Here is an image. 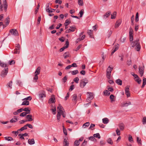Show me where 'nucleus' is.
Segmentation results:
<instances>
[{
  "label": "nucleus",
  "mask_w": 146,
  "mask_h": 146,
  "mask_svg": "<svg viewBox=\"0 0 146 146\" xmlns=\"http://www.w3.org/2000/svg\"><path fill=\"white\" fill-rule=\"evenodd\" d=\"M0 65L2 67H5V68H4L2 71L1 76L2 77H5L7 75L8 72V68H7L8 65L7 64H4L3 63L0 62Z\"/></svg>",
  "instance_id": "obj_1"
},
{
  "label": "nucleus",
  "mask_w": 146,
  "mask_h": 146,
  "mask_svg": "<svg viewBox=\"0 0 146 146\" xmlns=\"http://www.w3.org/2000/svg\"><path fill=\"white\" fill-rule=\"evenodd\" d=\"M57 114L62 115L64 117H66V112L62 106L60 104L57 108Z\"/></svg>",
  "instance_id": "obj_2"
},
{
  "label": "nucleus",
  "mask_w": 146,
  "mask_h": 146,
  "mask_svg": "<svg viewBox=\"0 0 146 146\" xmlns=\"http://www.w3.org/2000/svg\"><path fill=\"white\" fill-rule=\"evenodd\" d=\"M88 82V80L86 78L80 80V87L81 88H83Z\"/></svg>",
  "instance_id": "obj_3"
},
{
  "label": "nucleus",
  "mask_w": 146,
  "mask_h": 146,
  "mask_svg": "<svg viewBox=\"0 0 146 146\" xmlns=\"http://www.w3.org/2000/svg\"><path fill=\"white\" fill-rule=\"evenodd\" d=\"M133 30L131 27H130L129 31V37L130 41H133Z\"/></svg>",
  "instance_id": "obj_4"
},
{
  "label": "nucleus",
  "mask_w": 146,
  "mask_h": 146,
  "mask_svg": "<svg viewBox=\"0 0 146 146\" xmlns=\"http://www.w3.org/2000/svg\"><path fill=\"white\" fill-rule=\"evenodd\" d=\"M129 86H126L125 88V94L127 97H129L130 95V94L129 91Z\"/></svg>",
  "instance_id": "obj_5"
},
{
  "label": "nucleus",
  "mask_w": 146,
  "mask_h": 146,
  "mask_svg": "<svg viewBox=\"0 0 146 146\" xmlns=\"http://www.w3.org/2000/svg\"><path fill=\"white\" fill-rule=\"evenodd\" d=\"M87 94H89V95L88 97L86 99V101L88 102L90 101L91 100H92L94 98V97L93 96V93L90 92H88Z\"/></svg>",
  "instance_id": "obj_6"
},
{
  "label": "nucleus",
  "mask_w": 146,
  "mask_h": 146,
  "mask_svg": "<svg viewBox=\"0 0 146 146\" xmlns=\"http://www.w3.org/2000/svg\"><path fill=\"white\" fill-rule=\"evenodd\" d=\"M144 66H139V73L141 75V76H143L144 73Z\"/></svg>",
  "instance_id": "obj_7"
},
{
  "label": "nucleus",
  "mask_w": 146,
  "mask_h": 146,
  "mask_svg": "<svg viewBox=\"0 0 146 146\" xmlns=\"http://www.w3.org/2000/svg\"><path fill=\"white\" fill-rule=\"evenodd\" d=\"M70 28L69 29H67L66 31V33H68L71 32H74L76 29L75 27L74 26H71L70 27Z\"/></svg>",
  "instance_id": "obj_8"
},
{
  "label": "nucleus",
  "mask_w": 146,
  "mask_h": 146,
  "mask_svg": "<svg viewBox=\"0 0 146 146\" xmlns=\"http://www.w3.org/2000/svg\"><path fill=\"white\" fill-rule=\"evenodd\" d=\"M55 98L54 95H52L48 101V103L51 104L54 103L55 102Z\"/></svg>",
  "instance_id": "obj_9"
},
{
  "label": "nucleus",
  "mask_w": 146,
  "mask_h": 146,
  "mask_svg": "<svg viewBox=\"0 0 146 146\" xmlns=\"http://www.w3.org/2000/svg\"><path fill=\"white\" fill-rule=\"evenodd\" d=\"M10 33L12 35H14L17 36L18 35V31L14 29H11L10 31Z\"/></svg>",
  "instance_id": "obj_10"
},
{
  "label": "nucleus",
  "mask_w": 146,
  "mask_h": 146,
  "mask_svg": "<svg viewBox=\"0 0 146 146\" xmlns=\"http://www.w3.org/2000/svg\"><path fill=\"white\" fill-rule=\"evenodd\" d=\"M3 4L4 7V10L5 12H6L7 10L8 6L6 0H3Z\"/></svg>",
  "instance_id": "obj_11"
},
{
  "label": "nucleus",
  "mask_w": 146,
  "mask_h": 146,
  "mask_svg": "<svg viewBox=\"0 0 146 146\" xmlns=\"http://www.w3.org/2000/svg\"><path fill=\"white\" fill-rule=\"evenodd\" d=\"M66 46H64L63 47L60 49V52H62L66 48L68 47L69 45V42L68 40L66 41Z\"/></svg>",
  "instance_id": "obj_12"
},
{
  "label": "nucleus",
  "mask_w": 146,
  "mask_h": 146,
  "mask_svg": "<svg viewBox=\"0 0 146 146\" xmlns=\"http://www.w3.org/2000/svg\"><path fill=\"white\" fill-rule=\"evenodd\" d=\"M139 39H137L136 40H135L133 42L131 43V45H132V47H133L134 46H136L138 44H139Z\"/></svg>",
  "instance_id": "obj_13"
},
{
  "label": "nucleus",
  "mask_w": 146,
  "mask_h": 146,
  "mask_svg": "<svg viewBox=\"0 0 146 146\" xmlns=\"http://www.w3.org/2000/svg\"><path fill=\"white\" fill-rule=\"evenodd\" d=\"M32 115H28L26 116V118L27 119H28L27 120V121H32L33 119L32 118Z\"/></svg>",
  "instance_id": "obj_14"
},
{
  "label": "nucleus",
  "mask_w": 146,
  "mask_h": 146,
  "mask_svg": "<svg viewBox=\"0 0 146 146\" xmlns=\"http://www.w3.org/2000/svg\"><path fill=\"white\" fill-rule=\"evenodd\" d=\"M119 48V45L118 44H117V45H116L113 48L114 49L113 50L111 53V55H112Z\"/></svg>",
  "instance_id": "obj_15"
},
{
  "label": "nucleus",
  "mask_w": 146,
  "mask_h": 146,
  "mask_svg": "<svg viewBox=\"0 0 146 146\" xmlns=\"http://www.w3.org/2000/svg\"><path fill=\"white\" fill-rule=\"evenodd\" d=\"M111 14V12L108 11L106 13V14L103 15V18L104 19H106L108 18Z\"/></svg>",
  "instance_id": "obj_16"
},
{
  "label": "nucleus",
  "mask_w": 146,
  "mask_h": 146,
  "mask_svg": "<svg viewBox=\"0 0 146 146\" xmlns=\"http://www.w3.org/2000/svg\"><path fill=\"white\" fill-rule=\"evenodd\" d=\"M63 144V146H68L69 143L66 139H64Z\"/></svg>",
  "instance_id": "obj_17"
},
{
  "label": "nucleus",
  "mask_w": 146,
  "mask_h": 146,
  "mask_svg": "<svg viewBox=\"0 0 146 146\" xmlns=\"http://www.w3.org/2000/svg\"><path fill=\"white\" fill-rule=\"evenodd\" d=\"M44 93V91H42V93H40L39 94V98H42L46 96V95Z\"/></svg>",
  "instance_id": "obj_18"
},
{
  "label": "nucleus",
  "mask_w": 146,
  "mask_h": 146,
  "mask_svg": "<svg viewBox=\"0 0 146 146\" xmlns=\"http://www.w3.org/2000/svg\"><path fill=\"white\" fill-rule=\"evenodd\" d=\"M115 82L118 85L121 86L122 84V81L119 79H118L116 80L115 81Z\"/></svg>",
  "instance_id": "obj_19"
},
{
  "label": "nucleus",
  "mask_w": 146,
  "mask_h": 146,
  "mask_svg": "<svg viewBox=\"0 0 146 146\" xmlns=\"http://www.w3.org/2000/svg\"><path fill=\"white\" fill-rule=\"evenodd\" d=\"M28 143L30 145H33L35 143V142L34 139H29L28 140Z\"/></svg>",
  "instance_id": "obj_20"
},
{
  "label": "nucleus",
  "mask_w": 146,
  "mask_h": 146,
  "mask_svg": "<svg viewBox=\"0 0 146 146\" xmlns=\"http://www.w3.org/2000/svg\"><path fill=\"white\" fill-rule=\"evenodd\" d=\"M121 22L120 21H116L115 26V28H118L121 24Z\"/></svg>",
  "instance_id": "obj_21"
},
{
  "label": "nucleus",
  "mask_w": 146,
  "mask_h": 146,
  "mask_svg": "<svg viewBox=\"0 0 146 146\" xmlns=\"http://www.w3.org/2000/svg\"><path fill=\"white\" fill-rule=\"evenodd\" d=\"M40 67H38L35 72V74H37V75L39 74L40 72Z\"/></svg>",
  "instance_id": "obj_22"
},
{
  "label": "nucleus",
  "mask_w": 146,
  "mask_h": 146,
  "mask_svg": "<svg viewBox=\"0 0 146 146\" xmlns=\"http://www.w3.org/2000/svg\"><path fill=\"white\" fill-rule=\"evenodd\" d=\"M102 122L104 124H107L109 122V119L107 118H104L102 119Z\"/></svg>",
  "instance_id": "obj_23"
},
{
  "label": "nucleus",
  "mask_w": 146,
  "mask_h": 146,
  "mask_svg": "<svg viewBox=\"0 0 146 146\" xmlns=\"http://www.w3.org/2000/svg\"><path fill=\"white\" fill-rule=\"evenodd\" d=\"M141 48V46L140 43H139L136 46V47L135 48V49L137 51H139L140 50Z\"/></svg>",
  "instance_id": "obj_24"
},
{
  "label": "nucleus",
  "mask_w": 146,
  "mask_h": 146,
  "mask_svg": "<svg viewBox=\"0 0 146 146\" xmlns=\"http://www.w3.org/2000/svg\"><path fill=\"white\" fill-rule=\"evenodd\" d=\"M143 84L141 86L142 88H143L146 84V78L143 77Z\"/></svg>",
  "instance_id": "obj_25"
},
{
  "label": "nucleus",
  "mask_w": 146,
  "mask_h": 146,
  "mask_svg": "<svg viewBox=\"0 0 146 146\" xmlns=\"http://www.w3.org/2000/svg\"><path fill=\"white\" fill-rule=\"evenodd\" d=\"M29 108H27L23 109V111H25V112L27 113V114H30L31 113V110L29 109Z\"/></svg>",
  "instance_id": "obj_26"
},
{
  "label": "nucleus",
  "mask_w": 146,
  "mask_h": 146,
  "mask_svg": "<svg viewBox=\"0 0 146 146\" xmlns=\"http://www.w3.org/2000/svg\"><path fill=\"white\" fill-rule=\"evenodd\" d=\"M104 95L106 96H109L110 94V92L107 90H105L103 92Z\"/></svg>",
  "instance_id": "obj_27"
},
{
  "label": "nucleus",
  "mask_w": 146,
  "mask_h": 146,
  "mask_svg": "<svg viewBox=\"0 0 146 146\" xmlns=\"http://www.w3.org/2000/svg\"><path fill=\"white\" fill-rule=\"evenodd\" d=\"M116 12L114 11L113 13V14L111 15V19H115V18L116 16Z\"/></svg>",
  "instance_id": "obj_28"
},
{
  "label": "nucleus",
  "mask_w": 146,
  "mask_h": 146,
  "mask_svg": "<svg viewBox=\"0 0 146 146\" xmlns=\"http://www.w3.org/2000/svg\"><path fill=\"white\" fill-rule=\"evenodd\" d=\"M113 69V68H111L110 66H109L107 70L106 73H111Z\"/></svg>",
  "instance_id": "obj_29"
},
{
  "label": "nucleus",
  "mask_w": 146,
  "mask_h": 146,
  "mask_svg": "<svg viewBox=\"0 0 146 146\" xmlns=\"http://www.w3.org/2000/svg\"><path fill=\"white\" fill-rule=\"evenodd\" d=\"M72 100L73 101H75L76 100L77 98V94H74L72 96Z\"/></svg>",
  "instance_id": "obj_30"
},
{
  "label": "nucleus",
  "mask_w": 146,
  "mask_h": 146,
  "mask_svg": "<svg viewBox=\"0 0 146 146\" xmlns=\"http://www.w3.org/2000/svg\"><path fill=\"white\" fill-rule=\"evenodd\" d=\"M29 104V101L25 100L22 102L21 105H28Z\"/></svg>",
  "instance_id": "obj_31"
},
{
  "label": "nucleus",
  "mask_w": 146,
  "mask_h": 146,
  "mask_svg": "<svg viewBox=\"0 0 146 146\" xmlns=\"http://www.w3.org/2000/svg\"><path fill=\"white\" fill-rule=\"evenodd\" d=\"M135 81L137 82L139 84H140L141 82V80L139 77L137 78L136 79H135Z\"/></svg>",
  "instance_id": "obj_32"
},
{
  "label": "nucleus",
  "mask_w": 146,
  "mask_h": 146,
  "mask_svg": "<svg viewBox=\"0 0 146 146\" xmlns=\"http://www.w3.org/2000/svg\"><path fill=\"white\" fill-rule=\"evenodd\" d=\"M119 127L121 130H123L124 129V125L123 123L119 124Z\"/></svg>",
  "instance_id": "obj_33"
},
{
  "label": "nucleus",
  "mask_w": 146,
  "mask_h": 146,
  "mask_svg": "<svg viewBox=\"0 0 146 146\" xmlns=\"http://www.w3.org/2000/svg\"><path fill=\"white\" fill-rule=\"evenodd\" d=\"M137 143H138L139 145H142V143L141 142V139L138 137H137Z\"/></svg>",
  "instance_id": "obj_34"
},
{
  "label": "nucleus",
  "mask_w": 146,
  "mask_h": 146,
  "mask_svg": "<svg viewBox=\"0 0 146 146\" xmlns=\"http://www.w3.org/2000/svg\"><path fill=\"white\" fill-rule=\"evenodd\" d=\"M71 73L72 75H74L77 74H78L79 72L78 70H76L72 71Z\"/></svg>",
  "instance_id": "obj_35"
},
{
  "label": "nucleus",
  "mask_w": 146,
  "mask_h": 146,
  "mask_svg": "<svg viewBox=\"0 0 146 146\" xmlns=\"http://www.w3.org/2000/svg\"><path fill=\"white\" fill-rule=\"evenodd\" d=\"M114 96L113 94H111L110 96V99L111 100V102H113V101H114L115 100H114Z\"/></svg>",
  "instance_id": "obj_36"
},
{
  "label": "nucleus",
  "mask_w": 146,
  "mask_h": 146,
  "mask_svg": "<svg viewBox=\"0 0 146 146\" xmlns=\"http://www.w3.org/2000/svg\"><path fill=\"white\" fill-rule=\"evenodd\" d=\"M17 121V118H13L12 119H11L10 122L11 123H15Z\"/></svg>",
  "instance_id": "obj_37"
},
{
  "label": "nucleus",
  "mask_w": 146,
  "mask_h": 146,
  "mask_svg": "<svg viewBox=\"0 0 146 146\" xmlns=\"http://www.w3.org/2000/svg\"><path fill=\"white\" fill-rule=\"evenodd\" d=\"M78 4L80 6H82L84 4L83 0H78Z\"/></svg>",
  "instance_id": "obj_38"
},
{
  "label": "nucleus",
  "mask_w": 146,
  "mask_h": 146,
  "mask_svg": "<svg viewBox=\"0 0 146 146\" xmlns=\"http://www.w3.org/2000/svg\"><path fill=\"white\" fill-rule=\"evenodd\" d=\"M4 138L5 140L8 141H11L13 140V139L12 137H5Z\"/></svg>",
  "instance_id": "obj_39"
},
{
  "label": "nucleus",
  "mask_w": 146,
  "mask_h": 146,
  "mask_svg": "<svg viewBox=\"0 0 146 146\" xmlns=\"http://www.w3.org/2000/svg\"><path fill=\"white\" fill-rule=\"evenodd\" d=\"M85 37L86 36L85 35H83L82 36L81 38L77 39V41H80L82 40L85 38Z\"/></svg>",
  "instance_id": "obj_40"
},
{
  "label": "nucleus",
  "mask_w": 146,
  "mask_h": 146,
  "mask_svg": "<svg viewBox=\"0 0 146 146\" xmlns=\"http://www.w3.org/2000/svg\"><path fill=\"white\" fill-rule=\"evenodd\" d=\"M70 23V21H69L68 19L66 20L65 22L64 23L65 26H68V25Z\"/></svg>",
  "instance_id": "obj_41"
},
{
  "label": "nucleus",
  "mask_w": 146,
  "mask_h": 146,
  "mask_svg": "<svg viewBox=\"0 0 146 146\" xmlns=\"http://www.w3.org/2000/svg\"><path fill=\"white\" fill-rule=\"evenodd\" d=\"M90 124V123L89 122H87L83 124V127L84 128H86V127L88 126Z\"/></svg>",
  "instance_id": "obj_42"
},
{
  "label": "nucleus",
  "mask_w": 146,
  "mask_h": 146,
  "mask_svg": "<svg viewBox=\"0 0 146 146\" xmlns=\"http://www.w3.org/2000/svg\"><path fill=\"white\" fill-rule=\"evenodd\" d=\"M27 129V127H26V125H25L23 127L19 129H18V131H22L23 130H24L25 129Z\"/></svg>",
  "instance_id": "obj_43"
},
{
  "label": "nucleus",
  "mask_w": 146,
  "mask_h": 146,
  "mask_svg": "<svg viewBox=\"0 0 146 146\" xmlns=\"http://www.w3.org/2000/svg\"><path fill=\"white\" fill-rule=\"evenodd\" d=\"M13 82L12 81H10L8 84L7 85L8 87L10 88L11 89L12 88V85Z\"/></svg>",
  "instance_id": "obj_44"
},
{
  "label": "nucleus",
  "mask_w": 146,
  "mask_h": 146,
  "mask_svg": "<svg viewBox=\"0 0 146 146\" xmlns=\"http://www.w3.org/2000/svg\"><path fill=\"white\" fill-rule=\"evenodd\" d=\"M93 136H94V138H98V139H100V135L99 133H98L94 134Z\"/></svg>",
  "instance_id": "obj_45"
},
{
  "label": "nucleus",
  "mask_w": 146,
  "mask_h": 146,
  "mask_svg": "<svg viewBox=\"0 0 146 146\" xmlns=\"http://www.w3.org/2000/svg\"><path fill=\"white\" fill-rule=\"evenodd\" d=\"M107 142L108 143L111 145H112L113 143L112 141L110 138H109L107 139Z\"/></svg>",
  "instance_id": "obj_46"
},
{
  "label": "nucleus",
  "mask_w": 146,
  "mask_h": 146,
  "mask_svg": "<svg viewBox=\"0 0 146 146\" xmlns=\"http://www.w3.org/2000/svg\"><path fill=\"white\" fill-rule=\"evenodd\" d=\"M92 32L93 31L91 30H88V33L91 37H92Z\"/></svg>",
  "instance_id": "obj_47"
},
{
  "label": "nucleus",
  "mask_w": 146,
  "mask_h": 146,
  "mask_svg": "<svg viewBox=\"0 0 146 146\" xmlns=\"http://www.w3.org/2000/svg\"><path fill=\"white\" fill-rule=\"evenodd\" d=\"M79 80V78L78 77L75 78L73 80V81L75 82H76V83H77V84L78 83Z\"/></svg>",
  "instance_id": "obj_48"
},
{
  "label": "nucleus",
  "mask_w": 146,
  "mask_h": 146,
  "mask_svg": "<svg viewBox=\"0 0 146 146\" xmlns=\"http://www.w3.org/2000/svg\"><path fill=\"white\" fill-rule=\"evenodd\" d=\"M126 39V37H121L120 39V41L122 42H124L125 41Z\"/></svg>",
  "instance_id": "obj_49"
},
{
  "label": "nucleus",
  "mask_w": 146,
  "mask_h": 146,
  "mask_svg": "<svg viewBox=\"0 0 146 146\" xmlns=\"http://www.w3.org/2000/svg\"><path fill=\"white\" fill-rule=\"evenodd\" d=\"M88 139L89 140H90L94 141H96V139L94 138V136H91L89 137H88Z\"/></svg>",
  "instance_id": "obj_50"
},
{
  "label": "nucleus",
  "mask_w": 146,
  "mask_h": 146,
  "mask_svg": "<svg viewBox=\"0 0 146 146\" xmlns=\"http://www.w3.org/2000/svg\"><path fill=\"white\" fill-rule=\"evenodd\" d=\"M69 52H65L64 54V56L65 58H66L67 57L69 56Z\"/></svg>",
  "instance_id": "obj_51"
},
{
  "label": "nucleus",
  "mask_w": 146,
  "mask_h": 146,
  "mask_svg": "<svg viewBox=\"0 0 146 146\" xmlns=\"http://www.w3.org/2000/svg\"><path fill=\"white\" fill-rule=\"evenodd\" d=\"M32 99V98L31 96H29L27 98H26L22 100L23 101L24 100L27 101V100H31Z\"/></svg>",
  "instance_id": "obj_52"
},
{
  "label": "nucleus",
  "mask_w": 146,
  "mask_h": 146,
  "mask_svg": "<svg viewBox=\"0 0 146 146\" xmlns=\"http://www.w3.org/2000/svg\"><path fill=\"white\" fill-rule=\"evenodd\" d=\"M79 144V142L77 140H76L74 142V145H75V146H78Z\"/></svg>",
  "instance_id": "obj_53"
},
{
  "label": "nucleus",
  "mask_w": 146,
  "mask_h": 146,
  "mask_svg": "<svg viewBox=\"0 0 146 146\" xmlns=\"http://www.w3.org/2000/svg\"><path fill=\"white\" fill-rule=\"evenodd\" d=\"M135 21L137 22L139 21L138 13L137 12L136 15L135 16Z\"/></svg>",
  "instance_id": "obj_54"
},
{
  "label": "nucleus",
  "mask_w": 146,
  "mask_h": 146,
  "mask_svg": "<svg viewBox=\"0 0 146 146\" xmlns=\"http://www.w3.org/2000/svg\"><path fill=\"white\" fill-rule=\"evenodd\" d=\"M128 140H129V141L130 142H131L132 141H133V139L131 135H129V137L128 138Z\"/></svg>",
  "instance_id": "obj_55"
},
{
  "label": "nucleus",
  "mask_w": 146,
  "mask_h": 146,
  "mask_svg": "<svg viewBox=\"0 0 146 146\" xmlns=\"http://www.w3.org/2000/svg\"><path fill=\"white\" fill-rule=\"evenodd\" d=\"M67 79V76H66L62 79V80L63 82L64 83L66 81Z\"/></svg>",
  "instance_id": "obj_56"
},
{
  "label": "nucleus",
  "mask_w": 146,
  "mask_h": 146,
  "mask_svg": "<svg viewBox=\"0 0 146 146\" xmlns=\"http://www.w3.org/2000/svg\"><path fill=\"white\" fill-rule=\"evenodd\" d=\"M27 114V113L25 112H23L21 113L20 115V116L21 117H24Z\"/></svg>",
  "instance_id": "obj_57"
},
{
  "label": "nucleus",
  "mask_w": 146,
  "mask_h": 146,
  "mask_svg": "<svg viewBox=\"0 0 146 146\" xmlns=\"http://www.w3.org/2000/svg\"><path fill=\"white\" fill-rule=\"evenodd\" d=\"M111 73H106V77L109 80L110 79L111 77Z\"/></svg>",
  "instance_id": "obj_58"
},
{
  "label": "nucleus",
  "mask_w": 146,
  "mask_h": 146,
  "mask_svg": "<svg viewBox=\"0 0 146 146\" xmlns=\"http://www.w3.org/2000/svg\"><path fill=\"white\" fill-rule=\"evenodd\" d=\"M3 6L1 4V1L0 0V10L1 11L3 10Z\"/></svg>",
  "instance_id": "obj_59"
},
{
  "label": "nucleus",
  "mask_w": 146,
  "mask_h": 146,
  "mask_svg": "<svg viewBox=\"0 0 146 146\" xmlns=\"http://www.w3.org/2000/svg\"><path fill=\"white\" fill-rule=\"evenodd\" d=\"M63 130L64 134L66 135H67V130L64 126H63Z\"/></svg>",
  "instance_id": "obj_60"
},
{
  "label": "nucleus",
  "mask_w": 146,
  "mask_h": 146,
  "mask_svg": "<svg viewBox=\"0 0 146 146\" xmlns=\"http://www.w3.org/2000/svg\"><path fill=\"white\" fill-rule=\"evenodd\" d=\"M20 52L19 50H18V49L16 48L14 50V53L15 54H19Z\"/></svg>",
  "instance_id": "obj_61"
},
{
  "label": "nucleus",
  "mask_w": 146,
  "mask_h": 146,
  "mask_svg": "<svg viewBox=\"0 0 146 146\" xmlns=\"http://www.w3.org/2000/svg\"><path fill=\"white\" fill-rule=\"evenodd\" d=\"M142 122L143 124H146V117H143Z\"/></svg>",
  "instance_id": "obj_62"
},
{
  "label": "nucleus",
  "mask_w": 146,
  "mask_h": 146,
  "mask_svg": "<svg viewBox=\"0 0 146 146\" xmlns=\"http://www.w3.org/2000/svg\"><path fill=\"white\" fill-rule=\"evenodd\" d=\"M95 126V125L94 124L92 123L91 124L90 126L89 129L93 130L94 129H93L92 128H93Z\"/></svg>",
  "instance_id": "obj_63"
},
{
  "label": "nucleus",
  "mask_w": 146,
  "mask_h": 146,
  "mask_svg": "<svg viewBox=\"0 0 146 146\" xmlns=\"http://www.w3.org/2000/svg\"><path fill=\"white\" fill-rule=\"evenodd\" d=\"M33 79L34 80H35V82H36L37 81V80L38 79V76L37 74L35 75V76L33 78Z\"/></svg>",
  "instance_id": "obj_64"
}]
</instances>
